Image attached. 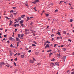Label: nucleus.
<instances>
[{
	"label": "nucleus",
	"instance_id": "nucleus-59",
	"mask_svg": "<svg viewBox=\"0 0 74 74\" xmlns=\"http://www.w3.org/2000/svg\"><path fill=\"white\" fill-rule=\"evenodd\" d=\"M33 59L34 60H36L34 59V58H33Z\"/></svg>",
	"mask_w": 74,
	"mask_h": 74
},
{
	"label": "nucleus",
	"instance_id": "nucleus-46",
	"mask_svg": "<svg viewBox=\"0 0 74 74\" xmlns=\"http://www.w3.org/2000/svg\"><path fill=\"white\" fill-rule=\"evenodd\" d=\"M31 50H29V51H28V52H29V53H30V52H31Z\"/></svg>",
	"mask_w": 74,
	"mask_h": 74
},
{
	"label": "nucleus",
	"instance_id": "nucleus-42",
	"mask_svg": "<svg viewBox=\"0 0 74 74\" xmlns=\"http://www.w3.org/2000/svg\"><path fill=\"white\" fill-rule=\"evenodd\" d=\"M3 37H7V35H4L3 36Z\"/></svg>",
	"mask_w": 74,
	"mask_h": 74
},
{
	"label": "nucleus",
	"instance_id": "nucleus-18",
	"mask_svg": "<svg viewBox=\"0 0 74 74\" xmlns=\"http://www.w3.org/2000/svg\"><path fill=\"white\" fill-rule=\"evenodd\" d=\"M58 34V35H59L60 36V33L59 32H58L57 33Z\"/></svg>",
	"mask_w": 74,
	"mask_h": 74
},
{
	"label": "nucleus",
	"instance_id": "nucleus-22",
	"mask_svg": "<svg viewBox=\"0 0 74 74\" xmlns=\"http://www.w3.org/2000/svg\"><path fill=\"white\" fill-rule=\"evenodd\" d=\"M16 40L17 41H18V40H19V38H16Z\"/></svg>",
	"mask_w": 74,
	"mask_h": 74
},
{
	"label": "nucleus",
	"instance_id": "nucleus-20",
	"mask_svg": "<svg viewBox=\"0 0 74 74\" xmlns=\"http://www.w3.org/2000/svg\"><path fill=\"white\" fill-rule=\"evenodd\" d=\"M35 1L36 3H38V2H39V1H40L39 0H36Z\"/></svg>",
	"mask_w": 74,
	"mask_h": 74
},
{
	"label": "nucleus",
	"instance_id": "nucleus-56",
	"mask_svg": "<svg viewBox=\"0 0 74 74\" xmlns=\"http://www.w3.org/2000/svg\"><path fill=\"white\" fill-rule=\"evenodd\" d=\"M49 52H51V51H52V50L51 49H50L49 50Z\"/></svg>",
	"mask_w": 74,
	"mask_h": 74
},
{
	"label": "nucleus",
	"instance_id": "nucleus-43",
	"mask_svg": "<svg viewBox=\"0 0 74 74\" xmlns=\"http://www.w3.org/2000/svg\"><path fill=\"white\" fill-rule=\"evenodd\" d=\"M16 26H19V25L18 24H17Z\"/></svg>",
	"mask_w": 74,
	"mask_h": 74
},
{
	"label": "nucleus",
	"instance_id": "nucleus-24",
	"mask_svg": "<svg viewBox=\"0 0 74 74\" xmlns=\"http://www.w3.org/2000/svg\"><path fill=\"white\" fill-rule=\"evenodd\" d=\"M18 38H20V34H18Z\"/></svg>",
	"mask_w": 74,
	"mask_h": 74
},
{
	"label": "nucleus",
	"instance_id": "nucleus-9",
	"mask_svg": "<svg viewBox=\"0 0 74 74\" xmlns=\"http://www.w3.org/2000/svg\"><path fill=\"white\" fill-rule=\"evenodd\" d=\"M10 23L9 24V26H10L12 24V21L11 20H10Z\"/></svg>",
	"mask_w": 74,
	"mask_h": 74
},
{
	"label": "nucleus",
	"instance_id": "nucleus-1",
	"mask_svg": "<svg viewBox=\"0 0 74 74\" xmlns=\"http://www.w3.org/2000/svg\"><path fill=\"white\" fill-rule=\"evenodd\" d=\"M9 39L10 40H15V39L11 37H10L9 38Z\"/></svg>",
	"mask_w": 74,
	"mask_h": 74
},
{
	"label": "nucleus",
	"instance_id": "nucleus-57",
	"mask_svg": "<svg viewBox=\"0 0 74 74\" xmlns=\"http://www.w3.org/2000/svg\"><path fill=\"white\" fill-rule=\"evenodd\" d=\"M37 65H39V64H40V63H38L37 64Z\"/></svg>",
	"mask_w": 74,
	"mask_h": 74
},
{
	"label": "nucleus",
	"instance_id": "nucleus-14",
	"mask_svg": "<svg viewBox=\"0 0 74 74\" xmlns=\"http://www.w3.org/2000/svg\"><path fill=\"white\" fill-rule=\"evenodd\" d=\"M53 55V53H50L49 54V56H51V55Z\"/></svg>",
	"mask_w": 74,
	"mask_h": 74
},
{
	"label": "nucleus",
	"instance_id": "nucleus-39",
	"mask_svg": "<svg viewBox=\"0 0 74 74\" xmlns=\"http://www.w3.org/2000/svg\"><path fill=\"white\" fill-rule=\"evenodd\" d=\"M15 21L17 23L18 22L17 19H15Z\"/></svg>",
	"mask_w": 74,
	"mask_h": 74
},
{
	"label": "nucleus",
	"instance_id": "nucleus-10",
	"mask_svg": "<svg viewBox=\"0 0 74 74\" xmlns=\"http://www.w3.org/2000/svg\"><path fill=\"white\" fill-rule=\"evenodd\" d=\"M7 65H6V66H7V67H10V64H8V63H7Z\"/></svg>",
	"mask_w": 74,
	"mask_h": 74
},
{
	"label": "nucleus",
	"instance_id": "nucleus-58",
	"mask_svg": "<svg viewBox=\"0 0 74 74\" xmlns=\"http://www.w3.org/2000/svg\"><path fill=\"white\" fill-rule=\"evenodd\" d=\"M30 18L32 19V18H33V17H30Z\"/></svg>",
	"mask_w": 74,
	"mask_h": 74
},
{
	"label": "nucleus",
	"instance_id": "nucleus-54",
	"mask_svg": "<svg viewBox=\"0 0 74 74\" xmlns=\"http://www.w3.org/2000/svg\"><path fill=\"white\" fill-rule=\"evenodd\" d=\"M34 43L35 44H37V42H34Z\"/></svg>",
	"mask_w": 74,
	"mask_h": 74
},
{
	"label": "nucleus",
	"instance_id": "nucleus-30",
	"mask_svg": "<svg viewBox=\"0 0 74 74\" xmlns=\"http://www.w3.org/2000/svg\"><path fill=\"white\" fill-rule=\"evenodd\" d=\"M6 18L7 19H10V18H9L7 17H6Z\"/></svg>",
	"mask_w": 74,
	"mask_h": 74
},
{
	"label": "nucleus",
	"instance_id": "nucleus-50",
	"mask_svg": "<svg viewBox=\"0 0 74 74\" xmlns=\"http://www.w3.org/2000/svg\"><path fill=\"white\" fill-rule=\"evenodd\" d=\"M13 9H15V8H16L13 7Z\"/></svg>",
	"mask_w": 74,
	"mask_h": 74
},
{
	"label": "nucleus",
	"instance_id": "nucleus-15",
	"mask_svg": "<svg viewBox=\"0 0 74 74\" xmlns=\"http://www.w3.org/2000/svg\"><path fill=\"white\" fill-rule=\"evenodd\" d=\"M35 53L36 55H38V52H35Z\"/></svg>",
	"mask_w": 74,
	"mask_h": 74
},
{
	"label": "nucleus",
	"instance_id": "nucleus-28",
	"mask_svg": "<svg viewBox=\"0 0 74 74\" xmlns=\"http://www.w3.org/2000/svg\"><path fill=\"white\" fill-rule=\"evenodd\" d=\"M32 46H33V47H36V45L33 44L32 45Z\"/></svg>",
	"mask_w": 74,
	"mask_h": 74
},
{
	"label": "nucleus",
	"instance_id": "nucleus-7",
	"mask_svg": "<svg viewBox=\"0 0 74 74\" xmlns=\"http://www.w3.org/2000/svg\"><path fill=\"white\" fill-rule=\"evenodd\" d=\"M21 58H25V56L23 55H22L21 56Z\"/></svg>",
	"mask_w": 74,
	"mask_h": 74
},
{
	"label": "nucleus",
	"instance_id": "nucleus-40",
	"mask_svg": "<svg viewBox=\"0 0 74 74\" xmlns=\"http://www.w3.org/2000/svg\"><path fill=\"white\" fill-rule=\"evenodd\" d=\"M34 9L35 10V11H37V10H36V8H34Z\"/></svg>",
	"mask_w": 74,
	"mask_h": 74
},
{
	"label": "nucleus",
	"instance_id": "nucleus-31",
	"mask_svg": "<svg viewBox=\"0 0 74 74\" xmlns=\"http://www.w3.org/2000/svg\"><path fill=\"white\" fill-rule=\"evenodd\" d=\"M10 12L11 13V12H14V11H13V10H12Z\"/></svg>",
	"mask_w": 74,
	"mask_h": 74
},
{
	"label": "nucleus",
	"instance_id": "nucleus-63",
	"mask_svg": "<svg viewBox=\"0 0 74 74\" xmlns=\"http://www.w3.org/2000/svg\"><path fill=\"white\" fill-rule=\"evenodd\" d=\"M5 40V38H4L3 39V41H4V40Z\"/></svg>",
	"mask_w": 74,
	"mask_h": 74
},
{
	"label": "nucleus",
	"instance_id": "nucleus-47",
	"mask_svg": "<svg viewBox=\"0 0 74 74\" xmlns=\"http://www.w3.org/2000/svg\"><path fill=\"white\" fill-rule=\"evenodd\" d=\"M62 49L64 50V51H66V49L64 48L63 49Z\"/></svg>",
	"mask_w": 74,
	"mask_h": 74
},
{
	"label": "nucleus",
	"instance_id": "nucleus-62",
	"mask_svg": "<svg viewBox=\"0 0 74 74\" xmlns=\"http://www.w3.org/2000/svg\"><path fill=\"white\" fill-rule=\"evenodd\" d=\"M15 31H17L18 30V29H15Z\"/></svg>",
	"mask_w": 74,
	"mask_h": 74
},
{
	"label": "nucleus",
	"instance_id": "nucleus-53",
	"mask_svg": "<svg viewBox=\"0 0 74 74\" xmlns=\"http://www.w3.org/2000/svg\"><path fill=\"white\" fill-rule=\"evenodd\" d=\"M14 27H16V25H14Z\"/></svg>",
	"mask_w": 74,
	"mask_h": 74
},
{
	"label": "nucleus",
	"instance_id": "nucleus-13",
	"mask_svg": "<svg viewBox=\"0 0 74 74\" xmlns=\"http://www.w3.org/2000/svg\"><path fill=\"white\" fill-rule=\"evenodd\" d=\"M20 36H21V37H23L24 36V35L23 34H21Z\"/></svg>",
	"mask_w": 74,
	"mask_h": 74
},
{
	"label": "nucleus",
	"instance_id": "nucleus-2",
	"mask_svg": "<svg viewBox=\"0 0 74 74\" xmlns=\"http://www.w3.org/2000/svg\"><path fill=\"white\" fill-rule=\"evenodd\" d=\"M3 64H5V63L3 62L0 63V65H1V66H2Z\"/></svg>",
	"mask_w": 74,
	"mask_h": 74
},
{
	"label": "nucleus",
	"instance_id": "nucleus-44",
	"mask_svg": "<svg viewBox=\"0 0 74 74\" xmlns=\"http://www.w3.org/2000/svg\"><path fill=\"white\" fill-rule=\"evenodd\" d=\"M10 47H13V45H12V44H11V45H10Z\"/></svg>",
	"mask_w": 74,
	"mask_h": 74
},
{
	"label": "nucleus",
	"instance_id": "nucleus-49",
	"mask_svg": "<svg viewBox=\"0 0 74 74\" xmlns=\"http://www.w3.org/2000/svg\"><path fill=\"white\" fill-rule=\"evenodd\" d=\"M25 5H26V6H27V7H28V6H29V5H28V4H25Z\"/></svg>",
	"mask_w": 74,
	"mask_h": 74
},
{
	"label": "nucleus",
	"instance_id": "nucleus-17",
	"mask_svg": "<svg viewBox=\"0 0 74 74\" xmlns=\"http://www.w3.org/2000/svg\"><path fill=\"white\" fill-rule=\"evenodd\" d=\"M10 17H11V18H12L13 17V15L12 14H11L10 15Z\"/></svg>",
	"mask_w": 74,
	"mask_h": 74
},
{
	"label": "nucleus",
	"instance_id": "nucleus-3",
	"mask_svg": "<svg viewBox=\"0 0 74 74\" xmlns=\"http://www.w3.org/2000/svg\"><path fill=\"white\" fill-rule=\"evenodd\" d=\"M54 64H55L56 65H58V66H59V62H56L54 63Z\"/></svg>",
	"mask_w": 74,
	"mask_h": 74
},
{
	"label": "nucleus",
	"instance_id": "nucleus-12",
	"mask_svg": "<svg viewBox=\"0 0 74 74\" xmlns=\"http://www.w3.org/2000/svg\"><path fill=\"white\" fill-rule=\"evenodd\" d=\"M30 62L31 63H34V61L30 60Z\"/></svg>",
	"mask_w": 74,
	"mask_h": 74
},
{
	"label": "nucleus",
	"instance_id": "nucleus-41",
	"mask_svg": "<svg viewBox=\"0 0 74 74\" xmlns=\"http://www.w3.org/2000/svg\"><path fill=\"white\" fill-rule=\"evenodd\" d=\"M64 34H66V31L63 32Z\"/></svg>",
	"mask_w": 74,
	"mask_h": 74
},
{
	"label": "nucleus",
	"instance_id": "nucleus-36",
	"mask_svg": "<svg viewBox=\"0 0 74 74\" xmlns=\"http://www.w3.org/2000/svg\"><path fill=\"white\" fill-rule=\"evenodd\" d=\"M54 60H55V59L54 58H53L51 60V61H54Z\"/></svg>",
	"mask_w": 74,
	"mask_h": 74
},
{
	"label": "nucleus",
	"instance_id": "nucleus-64",
	"mask_svg": "<svg viewBox=\"0 0 74 74\" xmlns=\"http://www.w3.org/2000/svg\"><path fill=\"white\" fill-rule=\"evenodd\" d=\"M12 60H13V59H11V61H12Z\"/></svg>",
	"mask_w": 74,
	"mask_h": 74
},
{
	"label": "nucleus",
	"instance_id": "nucleus-52",
	"mask_svg": "<svg viewBox=\"0 0 74 74\" xmlns=\"http://www.w3.org/2000/svg\"><path fill=\"white\" fill-rule=\"evenodd\" d=\"M53 36H55V35H53V34H52V35H51V37H53Z\"/></svg>",
	"mask_w": 74,
	"mask_h": 74
},
{
	"label": "nucleus",
	"instance_id": "nucleus-32",
	"mask_svg": "<svg viewBox=\"0 0 74 74\" xmlns=\"http://www.w3.org/2000/svg\"><path fill=\"white\" fill-rule=\"evenodd\" d=\"M20 20H21V18L20 17L19 18H18V20L20 21Z\"/></svg>",
	"mask_w": 74,
	"mask_h": 74
},
{
	"label": "nucleus",
	"instance_id": "nucleus-29",
	"mask_svg": "<svg viewBox=\"0 0 74 74\" xmlns=\"http://www.w3.org/2000/svg\"><path fill=\"white\" fill-rule=\"evenodd\" d=\"M68 41H70V42H71V39H68Z\"/></svg>",
	"mask_w": 74,
	"mask_h": 74
},
{
	"label": "nucleus",
	"instance_id": "nucleus-27",
	"mask_svg": "<svg viewBox=\"0 0 74 74\" xmlns=\"http://www.w3.org/2000/svg\"><path fill=\"white\" fill-rule=\"evenodd\" d=\"M34 23H32L31 22L30 23V25H31V26H32L33 24Z\"/></svg>",
	"mask_w": 74,
	"mask_h": 74
},
{
	"label": "nucleus",
	"instance_id": "nucleus-8",
	"mask_svg": "<svg viewBox=\"0 0 74 74\" xmlns=\"http://www.w3.org/2000/svg\"><path fill=\"white\" fill-rule=\"evenodd\" d=\"M49 47V45H48V44H47L45 47V48H47V47Z\"/></svg>",
	"mask_w": 74,
	"mask_h": 74
},
{
	"label": "nucleus",
	"instance_id": "nucleus-5",
	"mask_svg": "<svg viewBox=\"0 0 74 74\" xmlns=\"http://www.w3.org/2000/svg\"><path fill=\"white\" fill-rule=\"evenodd\" d=\"M57 40H59L60 38L61 39H62V38H62V37H57Z\"/></svg>",
	"mask_w": 74,
	"mask_h": 74
},
{
	"label": "nucleus",
	"instance_id": "nucleus-51",
	"mask_svg": "<svg viewBox=\"0 0 74 74\" xmlns=\"http://www.w3.org/2000/svg\"><path fill=\"white\" fill-rule=\"evenodd\" d=\"M33 3H34V4H36V1H35L34 2H33Z\"/></svg>",
	"mask_w": 74,
	"mask_h": 74
},
{
	"label": "nucleus",
	"instance_id": "nucleus-4",
	"mask_svg": "<svg viewBox=\"0 0 74 74\" xmlns=\"http://www.w3.org/2000/svg\"><path fill=\"white\" fill-rule=\"evenodd\" d=\"M62 59L64 60V61H65V60H66V56H64L62 58Z\"/></svg>",
	"mask_w": 74,
	"mask_h": 74
},
{
	"label": "nucleus",
	"instance_id": "nucleus-38",
	"mask_svg": "<svg viewBox=\"0 0 74 74\" xmlns=\"http://www.w3.org/2000/svg\"><path fill=\"white\" fill-rule=\"evenodd\" d=\"M57 45V44H54V47H56V46Z\"/></svg>",
	"mask_w": 74,
	"mask_h": 74
},
{
	"label": "nucleus",
	"instance_id": "nucleus-60",
	"mask_svg": "<svg viewBox=\"0 0 74 74\" xmlns=\"http://www.w3.org/2000/svg\"><path fill=\"white\" fill-rule=\"evenodd\" d=\"M71 74H74V71L72 72Z\"/></svg>",
	"mask_w": 74,
	"mask_h": 74
},
{
	"label": "nucleus",
	"instance_id": "nucleus-48",
	"mask_svg": "<svg viewBox=\"0 0 74 74\" xmlns=\"http://www.w3.org/2000/svg\"><path fill=\"white\" fill-rule=\"evenodd\" d=\"M21 55V53H19L17 55H18V56H19V55Z\"/></svg>",
	"mask_w": 74,
	"mask_h": 74
},
{
	"label": "nucleus",
	"instance_id": "nucleus-16",
	"mask_svg": "<svg viewBox=\"0 0 74 74\" xmlns=\"http://www.w3.org/2000/svg\"><path fill=\"white\" fill-rule=\"evenodd\" d=\"M25 16V15H23L21 16V17L22 18H24Z\"/></svg>",
	"mask_w": 74,
	"mask_h": 74
},
{
	"label": "nucleus",
	"instance_id": "nucleus-23",
	"mask_svg": "<svg viewBox=\"0 0 74 74\" xmlns=\"http://www.w3.org/2000/svg\"><path fill=\"white\" fill-rule=\"evenodd\" d=\"M49 16V14H47L46 15V16H47V17H48Z\"/></svg>",
	"mask_w": 74,
	"mask_h": 74
},
{
	"label": "nucleus",
	"instance_id": "nucleus-55",
	"mask_svg": "<svg viewBox=\"0 0 74 74\" xmlns=\"http://www.w3.org/2000/svg\"><path fill=\"white\" fill-rule=\"evenodd\" d=\"M51 64L52 65V66H53V65H54V64L53 63H51Z\"/></svg>",
	"mask_w": 74,
	"mask_h": 74
},
{
	"label": "nucleus",
	"instance_id": "nucleus-34",
	"mask_svg": "<svg viewBox=\"0 0 74 74\" xmlns=\"http://www.w3.org/2000/svg\"><path fill=\"white\" fill-rule=\"evenodd\" d=\"M7 43H8V44H9V43H10V41L9 40L7 41Z\"/></svg>",
	"mask_w": 74,
	"mask_h": 74
},
{
	"label": "nucleus",
	"instance_id": "nucleus-26",
	"mask_svg": "<svg viewBox=\"0 0 74 74\" xmlns=\"http://www.w3.org/2000/svg\"><path fill=\"white\" fill-rule=\"evenodd\" d=\"M13 14H14V15L15 16L16 15V14H17V12H16V13H14Z\"/></svg>",
	"mask_w": 74,
	"mask_h": 74
},
{
	"label": "nucleus",
	"instance_id": "nucleus-33",
	"mask_svg": "<svg viewBox=\"0 0 74 74\" xmlns=\"http://www.w3.org/2000/svg\"><path fill=\"white\" fill-rule=\"evenodd\" d=\"M17 58H16L14 59V60H15V61H17Z\"/></svg>",
	"mask_w": 74,
	"mask_h": 74
},
{
	"label": "nucleus",
	"instance_id": "nucleus-11",
	"mask_svg": "<svg viewBox=\"0 0 74 74\" xmlns=\"http://www.w3.org/2000/svg\"><path fill=\"white\" fill-rule=\"evenodd\" d=\"M27 21H28L29 20V19L30 20V18H29L28 17H27Z\"/></svg>",
	"mask_w": 74,
	"mask_h": 74
},
{
	"label": "nucleus",
	"instance_id": "nucleus-6",
	"mask_svg": "<svg viewBox=\"0 0 74 74\" xmlns=\"http://www.w3.org/2000/svg\"><path fill=\"white\" fill-rule=\"evenodd\" d=\"M23 20H21L20 21V23L21 24H22L23 23Z\"/></svg>",
	"mask_w": 74,
	"mask_h": 74
},
{
	"label": "nucleus",
	"instance_id": "nucleus-25",
	"mask_svg": "<svg viewBox=\"0 0 74 74\" xmlns=\"http://www.w3.org/2000/svg\"><path fill=\"white\" fill-rule=\"evenodd\" d=\"M18 45H19V42H18L17 43V47H18V46H19Z\"/></svg>",
	"mask_w": 74,
	"mask_h": 74
},
{
	"label": "nucleus",
	"instance_id": "nucleus-61",
	"mask_svg": "<svg viewBox=\"0 0 74 74\" xmlns=\"http://www.w3.org/2000/svg\"><path fill=\"white\" fill-rule=\"evenodd\" d=\"M7 29H5V32H7Z\"/></svg>",
	"mask_w": 74,
	"mask_h": 74
},
{
	"label": "nucleus",
	"instance_id": "nucleus-45",
	"mask_svg": "<svg viewBox=\"0 0 74 74\" xmlns=\"http://www.w3.org/2000/svg\"><path fill=\"white\" fill-rule=\"evenodd\" d=\"M46 43H50V42H48V41H46Z\"/></svg>",
	"mask_w": 74,
	"mask_h": 74
},
{
	"label": "nucleus",
	"instance_id": "nucleus-37",
	"mask_svg": "<svg viewBox=\"0 0 74 74\" xmlns=\"http://www.w3.org/2000/svg\"><path fill=\"white\" fill-rule=\"evenodd\" d=\"M58 10H56L55 11V12H58Z\"/></svg>",
	"mask_w": 74,
	"mask_h": 74
},
{
	"label": "nucleus",
	"instance_id": "nucleus-35",
	"mask_svg": "<svg viewBox=\"0 0 74 74\" xmlns=\"http://www.w3.org/2000/svg\"><path fill=\"white\" fill-rule=\"evenodd\" d=\"M14 64L15 66H16V63L15 62H14Z\"/></svg>",
	"mask_w": 74,
	"mask_h": 74
},
{
	"label": "nucleus",
	"instance_id": "nucleus-21",
	"mask_svg": "<svg viewBox=\"0 0 74 74\" xmlns=\"http://www.w3.org/2000/svg\"><path fill=\"white\" fill-rule=\"evenodd\" d=\"M21 26H22L23 27H25V25H24L23 24H21Z\"/></svg>",
	"mask_w": 74,
	"mask_h": 74
},
{
	"label": "nucleus",
	"instance_id": "nucleus-19",
	"mask_svg": "<svg viewBox=\"0 0 74 74\" xmlns=\"http://www.w3.org/2000/svg\"><path fill=\"white\" fill-rule=\"evenodd\" d=\"M70 22H73V19H70Z\"/></svg>",
	"mask_w": 74,
	"mask_h": 74
}]
</instances>
